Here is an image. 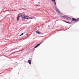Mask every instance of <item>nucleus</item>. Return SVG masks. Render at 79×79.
<instances>
[{"label": "nucleus", "mask_w": 79, "mask_h": 79, "mask_svg": "<svg viewBox=\"0 0 79 79\" xmlns=\"http://www.w3.org/2000/svg\"><path fill=\"white\" fill-rule=\"evenodd\" d=\"M25 16V14L24 13H23V14H22L21 15V17L22 18H24V17H24Z\"/></svg>", "instance_id": "nucleus-1"}, {"label": "nucleus", "mask_w": 79, "mask_h": 79, "mask_svg": "<svg viewBox=\"0 0 79 79\" xmlns=\"http://www.w3.org/2000/svg\"><path fill=\"white\" fill-rule=\"evenodd\" d=\"M23 17L24 18H24L25 19H28L29 18V16L25 15L24 17L23 16Z\"/></svg>", "instance_id": "nucleus-2"}, {"label": "nucleus", "mask_w": 79, "mask_h": 79, "mask_svg": "<svg viewBox=\"0 0 79 79\" xmlns=\"http://www.w3.org/2000/svg\"><path fill=\"white\" fill-rule=\"evenodd\" d=\"M36 33H37L38 34H42L41 32H39V31H36Z\"/></svg>", "instance_id": "nucleus-3"}, {"label": "nucleus", "mask_w": 79, "mask_h": 79, "mask_svg": "<svg viewBox=\"0 0 79 79\" xmlns=\"http://www.w3.org/2000/svg\"><path fill=\"white\" fill-rule=\"evenodd\" d=\"M33 18H35V17L33 18L32 17H29L28 16V19H33Z\"/></svg>", "instance_id": "nucleus-4"}, {"label": "nucleus", "mask_w": 79, "mask_h": 79, "mask_svg": "<svg viewBox=\"0 0 79 79\" xmlns=\"http://www.w3.org/2000/svg\"><path fill=\"white\" fill-rule=\"evenodd\" d=\"M40 44H41V43H40L39 44H38L37 45H36V46H35L34 48H37V47H38V46H39V45H40Z\"/></svg>", "instance_id": "nucleus-5"}, {"label": "nucleus", "mask_w": 79, "mask_h": 79, "mask_svg": "<svg viewBox=\"0 0 79 79\" xmlns=\"http://www.w3.org/2000/svg\"><path fill=\"white\" fill-rule=\"evenodd\" d=\"M19 18H20V17H19V15H18V16H17V21H19Z\"/></svg>", "instance_id": "nucleus-6"}, {"label": "nucleus", "mask_w": 79, "mask_h": 79, "mask_svg": "<svg viewBox=\"0 0 79 79\" xmlns=\"http://www.w3.org/2000/svg\"><path fill=\"white\" fill-rule=\"evenodd\" d=\"M76 19L74 18H73L72 19V21H76Z\"/></svg>", "instance_id": "nucleus-7"}, {"label": "nucleus", "mask_w": 79, "mask_h": 79, "mask_svg": "<svg viewBox=\"0 0 79 79\" xmlns=\"http://www.w3.org/2000/svg\"><path fill=\"white\" fill-rule=\"evenodd\" d=\"M52 2H54V5L55 6H56V3L55 2V0H54V1H52Z\"/></svg>", "instance_id": "nucleus-8"}, {"label": "nucleus", "mask_w": 79, "mask_h": 79, "mask_svg": "<svg viewBox=\"0 0 79 79\" xmlns=\"http://www.w3.org/2000/svg\"><path fill=\"white\" fill-rule=\"evenodd\" d=\"M28 62L30 64H31V60H28Z\"/></svg>", "instance_id": "nucleus-9"}, {"label": "nucleus", "mask_w": 79, "mask_h": 79, "mask_svg": "<svg viewBox=\"0 0 79 79\" xmlns=\"http://www.w3.org/2000/svg\"><path fill=\"white\" fill-rule=\"evenodd\" d=\"M79 18L77 19H76V21L77 22V21H79Z\"/></svg>", "instance_id": "nucleus-10"}, {"label": "nucleus", "mask_w": 79, "mask_h": 79, "mask_svg": "<svg viewBox=\"0 0 79 79\" xmlns=\"http://www.w3.org/2000/svg\"><path fill=\"white\" fill-rule=\"evenodd\" d=\"M66 23H68V24H70L71 23H69V22H66Z\"/></svg>", "instance_id": "nucleus-11"}, {"label": "nucleus", "mask_w": 79, "mask_h": 79, "mask_svg": "<svg viewBox=\"0 0 79 79\" xmlns=\"http://www.w3.org/2000/svg\"><path fill=\"white\" fill-rule=\"evenodd\" d=\"M23 34H24V33H22V34L20 35V36H21L23 35Z\"/></svg>", "instance_id": "nucleus-12"}, {"label": "nucleus", "mask_w": 79, "mask_h": 79, "mask_svg": "<svg viewBox=\"0 0 79 79\" xmlns=\"http://www.w3.org/2000/svg\"><path fill=\"white\" fill-rule=\"evenodd\" d=\"M56 11H59V10H58V9H56Z\"/></svg>", "instance_id": "nucleus-13"}, {"label": "nucleus", "mask_w": 79, "mask_h": 79, "mask_svg": "<svg viewBox=\"0 0 79 79\" xmlns=\"http://www.w3.org/2000/svg\"><path fill=\"white\" fill-rule=\"evenodd\" d=\"M58 13H60V11H59V10L58 11H57Z\"/></svg>", "instance_id": "nucleus-14"}, {"label": "nucleus", "mask_w": 79, "mask_h": 79, "mask_svg": "<svg viewBox=\"0 0 79 79\" xmlns=\"http://www.w3.org/2000/svg\"><path fill=\"white\" fill-rule=\"evenodd\" d=\"M51 1H54L55 0H51Z\"/></svg>", "instance_id": "nucleus-15"}, {"label": "nucleus", "mask_w": 79, "mask_h": 79, "mask_svg": "<svg viewBox=\"0 0 79 79\" xmlns=\"http://www.w3.org/2000/svg\"><path fill=\"white\" fill-rule=\"evenodd\" d=\"M26 35H27H27H28V34H27Z\"/></svg>", "instance_id": "nucleus-16"}]
</instances>
